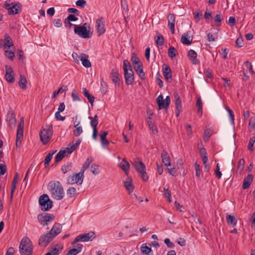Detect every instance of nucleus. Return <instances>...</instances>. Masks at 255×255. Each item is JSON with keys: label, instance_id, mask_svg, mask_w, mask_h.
<instances>
[{"label": "nucleus", "instance_id": "a19ab883", "mask_svg": "<svg viewBox=\"0 0 255 255\" xmlns=\"http://www.w3.org/2000/svg\"><path fill=\"white\" fill-rule=\"evenodd\" d=\"M92 161H93V159L92 157H88L87 158L86 160L83 164V166L81 169V170L82 171V172H85V170L89 167L90 164L92 162Z\"/></svg>", "mask_w": 255, "mask_h": 255}, {"label": "nucleus", "instance_id": "6ab92c4d", "mask_svg": "<svg viewBox=\"0 0 255 255\" xmlns=\"http://www.w3.org/2000/svg\"><path fill=\"white\" fill-rule=\"evenodd\" d=\"M168 26L172 33L174 34L175 31V17L174 14L169 13L167 16Z\"/></svg>", "mask_w": 255, "mask_h": 255}, {"label": "nucleus", "instance_id": "5fc2aeb1", "mask_svg": "<svg viewBox=\"0 0 255 255\" xmlns=\"http://www.w3.org/2000/svg\"><path fill=\"white\" fill-rule=\"evenodd\" d=\"M226 109L228 112L229 116L230 117V121L231 122V123L234 124V115L233 111L230 109L228 107H226Z\"/></svg>", "mask_w": 255, "mask_h": 255}, {"label": "nucleus", "instance_id": "7c9ffc66", "mask_svg": "<svg viewBox=\"0 0 255 255\" xmlns=\"http://www.w3.org/2000/svg\"><path fill=\"white\" fill-rule=\"evenodd\" d=\"M84 172H82V171L80 170L79 173L74 174V178L77 184L81 185L82 184L84 177Z\"/></svg>", "mask_w": 255, "mask_h": 255}, {"label": "nucleus", "instance_id": "4d7b16f0", "mask_svg": "<svg viewBox=\"0 0 255 255\" xmlns=\"http://www.w3.org/2000/svg\"><path fill=\"white\" fill-rule=\"evenodd\" d=\"M72 167L71 163H67V165H64L62 166L61 170L64 174L66 173L69 170H70Z\"/></svg>", "mask_w": 255, "mask_h": 255}, {"label": "nucleus", "instance_id": "e433bc0d", "mask_svg": "<svg viewBox=\"0 0 255 255\" xmlns=\"http://www.w3.org/2000/svg\"><path fill=\"white\" fill-rule=\"evenodd\" d=\"M83 93L84 95L88 99L89 103L91 104V105H93V103L95 100V98L94 96L91 95L88 91L87 90L86 88H84L82 89Z\"/></svg>", "mask_w": 255, "mask_h": 255}, {"label": "nucleus", "instance_id": "dca6fc26", "mask_svg": "<svg viewBox=\"0 0 255 255\" xmlns=\"http://www.w3.org/2000/svg\"><path fill=\"white\" fill-rule=\"evenodd\" d=\"M111 78L112 82L115 84L120 85L122 77L119 74V72L117 69H112L111 73Z\"/></svg>", "mask_w": 255, "mask_h": 255}, {"label": "nucleus", "instance_id": "7ed1b4c3", "mask_svg": "<svg viewBox=\"0 0 255 255\" xmlns=\"http://www.w3.org/2000/svg\"><path fill=\"white\" fill-rule=\"evenodd\" d=\"M52 126H47L46 128H43L40 131V137L41 142L44 144H47L50 140L52 134Z\"/></svg>", "mask_w": 255, "mask_h": 255}, {"label": "nucleus", "instance_id": "bf43d9fd", "mask_svg": "<svg viewBox=\"0 0 255 255\" xmlns=\"http://www.w3.org/2000/svg\"><path fill=\"white\" fill-rule=\"evenodd\" d=\"M5 56L10 60H13L14 57V52L9 51L8 49H5Z\"/></svg>", "mask_w": 255, "mask_h": 255}, {"label": "nucleus", "instance_id": "c756f323", "mask_svg": "<svg viewBox=\"0 0 255 255\" xmlns=\"http://www.w3.org/2000/svg\"><path fill=\"white\" fill-rule=\"evenodd\" d=\"M107 134L108 131H101L100 134L101 142L102 145L103 146H108L110 143L109 141L106 139V136Z\"/></svg>", "mask_w": 255, "mask_h": 255}, {"label": "nucleus", "instance_id": "09e8293b", "mask_svg": "<svg viewBox=\"0 0 255 255\" xmlns=\"http://www.w3.org/2000/svg\"><path fill=\"white\" fill-rule=\"evenodd\" d=\"M67 194L69 197L73 198L76 194V189L74 187H70L67 190Z\"/></svg>", "mask_w": 255, "mask_h": 255}, {"label": "nucleus", "instance_id": "58836bf2", "mask_svg": "<svg viewBox=\"0 0 255 255\" xmlns=\"http://www.w3.org/2000/svg\"><path fill=\"white\" fill-rule=\"evenodd\" d=\"M90 125L93 129H97V126L98 124V118L97 115H95L94 117H90Z\"/></svg>", "mask_w": 255, "mask_h": 255}, {"label": "nucleus", "instance_id": "f03ea898", "mask_svg": "<svg viewBox=\"0 0 255 255\" xmlns=\"http://www.w3.org/2000/svg\"><path fill=\"white\" fill-rule=\"evenodd\" d=\"M19 248L21 255H31L33 246L31 240L27 237H23L20 241Z\"/></svg>", "mask_w": 255, "mask_h": 255}, {"label": "nucleus", "instance_id": "ddd939ff", "mask_svg": "<svg viewBox=\"0 0 255 255\" xmlns=\"http://www.w3.org/2000/svg\"><path fill=\"white\" fill-rule=\"evenodd\" d=\"M132 164L138 173L145 172V165L138 158L134 159Z\"/></svg>", "mask_w": 255, "mask_h": 255}, {"label": "nucleus", "instance_id": "4468645a", "mask_svg": "<svg viewBox=\"0 0 255 255\" xmlns=\"http://www.w3.org/2000/svg\"><path fill=\"white\" fill-rule=\"evenodd\" d=\"M5 78L6 80L9 83H13L14 81V74L12 68L9 66L5 65Z\"/></svg>", "mask_w": 255, "mask_h": 255}, {"label": "nucleus", "instance_id": "680f3d73", "mask_svg": "<svg viewBox=\"0 0 255 255\" xmlns=\"http://www.w3.org/2000/svg\"><path fill=\"white\" fill-rule=\"evenodd\" d=\"M156 43L157 45L162 46L164 44V38L162 35L157 36V38L156 40Z\"/></svg>", "mask_w": 255, "mask_h": 255}, {"label": "nucleus", "instance_id": "69168bd1", "mask_svg": "<svg viewBox=\"0 0 255 255\" xmlns=\"http://www.w3.org/2000/svg\"><path fill=\"white\" fill-rule=\"evenodd\" d=\"M76 5L83 8L86 5V1L85 0H78L76 2Z\"/></svg>", "mask_w": 255, "mask_h": 255}, {"label": "nucleus", "instance_id": "de8ad7c7", "mask_svg": "<svg viewBox=\"0 0 255 255\" xmlns=\"http://www.w3.org/2000/svg\"><path fill=\"white\" fill-rule=\"evenodd\" d=\"M55 151L52 153H48V154L46 156L44 159V165L45 167H47V166L49 165V163L52 158L53 155L55 153Z\"/></svg>", "mask_w": 255, "mask_h": 255}, {"label": "nucleus", "instance_id": "4be33fe9", "mask_svg": "<svg viewBox=\"0 0 255 255\" xmlns=\"http://www.w3.org/2000/svg\"><path fill=\"white\" fill-rule=\"evenodd\" d=\"M88 55L84 53H81L80 54V60L82 62V65L86 68H90L91 67V63L88 60Z\"/></svg>", "mask_w": 255, "mask_h": 255}, {"label": "nucleus", "instance_id": "9d476101", "mask_svg": "<svg viewBox=\"0 0 255 255\" xmlns=\"http://www.w3.org/2000/svg\"><path fill=\"white\" fill-rule=\"evenodd\" d=\"M23 127L24 118L22 117L20 118V120L17 129L16 140L15 143L16 146H18V143H21L20 139L22 138L23 134Z\"/></svg>", "mask_w": 255, "mask_h": 255}, {"label": "nucleus", "instance_id": "412c9836", "mask_svg": "<svg viewBox=\"0 0 255 255\" xmlns=\"http://www.w3.org/2000/svg\"><path fill=\"white\" fill-rule=\"evenodd\" d=\"M63 250V246L61 245H55L50 247V252L51 255H59Z\"/></svg>", "mask_w": 255, "mask_h": 255}, {"label": "nucleus", "instance_id": "6e6d98bb", "mask_svg": "<svg viewBox=\"0 0 255 255\" xmlns=\"http://www.w3.org/2000/svg\"><path fill=\"white\" fill-rule=\"evenodd\" d=\"M131 61H132L133 65H134L135 64H137V63L141 62L140 61V60L138 58V57L134 53H132V55H131Z\"/></svg>", "mask_w": 255, "mask_h": 255}, {"label": "nucleus", "instance_id": "39448f33", "mask_svg": "<svg viewBox=\"0 0 255 255\" xmlns=\"http://www.w3.org/2000/svg\"><path fill=\"white\" fill-rule=\"evenodd\" d=\"M85 24L86 23L82 26L74 25V32L82 38H89L92 36V34H90L89 31L87 30L86 27L84 26Z\"/></svg>", "mask_w": 255, "mask_h": 255}, {"label": "nucleus", "instance_id": "f8f14e48", "mask_svg": "<svg viewBox=\"0 0 255 255\" xmlns=\"http://www.w3.org/2000/svg\"><path fill=\"white\" fill-rule=\"evenodd\" d=\"M53 239V236L49 233H48L46 235H42L40 237L38 244L41 247H45Z\"/></svg>", "mask_w": 255, "mask_h": 255}, {"label": "nucleus", "instance_id": "c03bdc74", "mask_svg": "<svg viewBox=\"0 0 255 255\" xmlns=\"http://www.w3.org/2000/svg\"><path fill=\"white\" fill-rule=\"evenodd\" d=\"M151 248L147 246L146 244H143L141 247V252L142 254L148 255V254L151 252Z\"/></svg>", "mask_w": 255, "mask_h": 255}, {"label": "nucleus", "instance_id": "a878e982", "mask_svg": "<svg viewBox=\"0 0 255 255\" xmlns=\"http://www.w3.org/2000/svg\"><path fill=\"white\" fill-rule=\"evenodd\" d=\"M162 161L166 166L170 165V158L168 153L165 150L162 151L161 155Z\"/></svg>", "mask_w": 255, "mask_h": 255}, {"label": "nucleus", "instance_id": "f3484780", "mask_svg": "<svg viewBox=\"0 0 255 255\" xmlns=\"http://www.w3.org/2000/svg\"><path fill=\"white\" fill-rule=\"evenodd\" d=\"M126 83L127 85H131L134 81L133 72L132 69L129 71H124Z\"/></svg>", "mask_w": 255, "mask_h": 255}, {"label": "nucleus", "instance_id": "79ce46f5", "mask_svg": "<svg viewBox=\"0 0 255 255\" xmlns=\"http://www.w3.org/2000/svg\"><path fill=\"white\" fill-rule=\"evenodd\" d=\"M222 19V15L221 13L217 14L216 16L214 17V22H215V25L217 26H221Z\"/></svg>", "mask_w": 255, "mask_h": 255}, {"label": "nucleus", "instance_id": "cd10ccee", "mask_svg": "<svg viewBox=\"0 0 255 255\" xmlns=\"http://www.w3.org/2000/svg\"><path fill=\"white\" fill-rule=\"evenodd\" d=\"M253 176L252 174H249L245 178L242 186L244 189H247L249 188L251 184L253 182Z\"/></svg>", "mask_w": 255, "mask_h": 255}, {"label": "nucleus", "instance_id": "0e129e2a", "mask_svg": "<svg viewBox=\"0 0 255 255\" xmlns=\"http://www.w3.org/2000/svg\"><path fill=\"white\" fill-rule=\"evenodd\" d=\"M99 165L94 164L91 166L92 172L94 175H97L99 173V170L98 169Z\"/></svg>", "mask_w": 255, "mask_h": 255}, {"label": "nucleus", "instance_id": "6e6552de", "mask_svg": "<svg viewBox=\"0 0 255 255\" xmlns=\"http://www.w3.org/2000/svg\"><path fill=\"white\" fill-rule=\"evenodd\" d=\"M37 219L40 224L45 226L48 225V223L54 219V216L48 213H43L39 215Z\"/></svg>", "mask_w": 255, "mask_h": 255}, {"label": "nucleus", "instance_id": "864d4df0", "mask_svg": "<svg viewBox=\"0 0 255 255\" xmlns=\"http://www.w3.org/2000/svg\"><path fill=\"white\" fill-rule=\"evenodd\" d=\"M123 69L124 71H129L130 69H132L131 66L128 60H124Z\"/></svg>", "mask_w": 255, "mask_h": 255}, {"label": "nucleus", "instance_id": "5701e85b", "mask_svg": "<svg viewBox=\"0 0 255 255\" xmlns=\"http://www.w3.org/2000/svg\"><path fill=\"white\" fill-rule=\"evenodd\" d=\"M81 140L79 139L75 143H73L72 145L69 144L68 147L65 149L68 154H71L80 145Z\"/></svg>", "mask_w": 255, "mask_h": 255}, {"label": "nucleus", "instance_id": "f257e3e1", "mask_svg": "<svg viewBox=\"0 0 255 255\" xmlns=\"http://www.w3.org/2000/svg\"><path fill=\"white\" fill-rule=\"evenodd\" d=\"M48 189L53 199L60 200L63 198L65 193L60 182L57 181H50L48 183Z\"/></svg>", "mask_w": 255, "mask_h": 255}, {"label": "nucleus", "instance_id": "72a5a7b5", "mask_svg": "<svg viewBox=\"0 0 255 255\" xmlns=\"http://www.w3.org/2000/svg\"><path fill=\"white\" fill-rule=\"evenodd\" d=\"M20 7L18 4H12L10 8H8V13L9 14H15L19 12Z\"/></svg>", "mask_w": 255, "mask_h": 255}, {"label": "nucleus", "instance_id": "13d9d810", "mask_svg": "<svg viewBox=\"0 0 255 255\" xmlns=\"http://www.w3.org/2000/svg\"><path fill=\"white\" fill-rule=\"evenodd\" d=\"M255 142V137L253 136L250 138L249 140V143L248 145V149L250 151L253 150V146L254 145V143Z\"/></svg>", "mask_w": 255, "mask_h": 255}, {"label": "nucleus", "instance_id": "393cba45", "mask_svg": "<svg viewBox=\"0 0 255 255\" xmlns=\"http://www.w3.org/2000/svg\"><path fill=\"white\" fill-rule=\"evenodd\" d=\"M162 70L163 74L166 80L172 78L171 70L167 65L163 64Z\"/></svg>", "mask_w": 255, "mask_h": 255}, {"label": "nucleus", "instance_id": "a211bd4d", "mask_svg": "<svg viewBox=\"0 0 255 255\" xmlns=\"http://www.w3.org/2000/svg\"><path fill=\"white\" fill-rule=\"evenodd\" d=\"M174 98L175 99V104L176 107L175 114L176 117H178L182 109L181 101L178 94H175Z\"/></svg>", "mask_w": 255, "mask_h": 255}, {"label": "nucleus", "instance_id": "4c0bfd02", "mask_svg": "<svg viewBox=\"0 0 255 255\" xmlns=\"http://www.w3.org/2000/svg\"><path fill=\"white\" fill-rule=\"evenodd\" d=\"M66 153H67L65 149L63 150H60L55 157V162L57 163L62 160V159L66 156Z\"/></svg>", "mask_w": 255, "mask_h": 255}, {"label": "nucleus", "instance_id": "a18cd8bd", "mask_svg": "<svg viewBox=\"0 0 255 255\" xmlns=\"http://www.w3.org/2000/svg\"><path fill=\"white\" fill-rule=\"evenodd\" d=\"M177 53V50L174 47L171 46L169 48L168 54L170 57L171 58L175 57L176 56Z\"/></svg>", "mask_w": 255, "mask_h": 255}, {"label": "nucleus", "instance_id": "e2e57ef3", "mask_svg": "<svg viewBox=\"0 0 255 255\" xmlns=\"http://www.w3.org/2000/svg\"><path fill=\"white\" fill-rule=\"evenodd\" d=\"M245 164V160L243 158L240 159L238 162V170L241 172L244 169V165Z\"/></svg>", "mask_w": 255, "mask_h": 255}, {"label": "nucleus", "instance_id": "f704fd0d", "mask_svg": "<svg viewBox=\"0 0 255 255\" xmlns=\"http://www.w3.org/2000/svg\"><path fill=\"white\" fill-rule=\"evenodd\" d=\"M80 122H78L77 124L74 125V127L75 129L73 131L74 135L76 136H79L83 132V128L81 125H80Z\"/></svg>", "mask_w": 255, "mask_h": 255}, {"label": "nucleus", "instance_id": "3c124183", "mask_svg": "<svg viewBox=\"0 0 255 255\" xmlns=\"http://www.w3.org/2000/svg\"><path fill=\"white\" fill-rule=\"evenodd\" d=\"M147 123L149 128L152 130V132L154 134L157 133L158 129L152 121L151 120L148 121Z\"/></svg>", "mask_w": 255, "mask_h": 255}, {"label": "nucleus", "instance_id": "774afa93", "mask_svg": "<svg viewBox=\"0 0 255 255\" xmlns=\"http://www.w3.org/2000/svg\"><path fill=\"white\" fill-rule=\"evenodd\" d=\"M79 253V252L74 248L68 251L66 255H76Z\"/></svg>", "mask_w": 255, "mask_h": 255}, {"label": "nucleus", "instance_id": "0eeeda50", "mask_svg": "<svg viewBox=\"0 0 255 255\" xmlns=\"http://www.w3.org/2000/svg\"><path fill=\"white\" fill-rule=\"evenodd\" d=\"M6 121L10 128L13 129L15 128L16 120L14 113L11 108L7 111Z\"/></svg>", "mask_w": 255, "mask_h": 255}, {"label": "nucleus", "instance_id": "bb28decb", "mask_svg": "<svg viewBox=\"0 0 255 255\" xmlns=\"http://www.w3.org/2000/svg\"><path fill=\"white\" fill-rule=\"evenodd\" d=\"M188 57L193 64H197L199 62L196 59L197 53L193 50H190L188 52Z\"/></svg>", "mask_w": 255, "mask_h": 255}, {"label": "nucleus", "instance_id": "338daca9", "mask_svg": "<svg viewBox=\"0 0 255 255\" xmlns=\"http://www.w3.org/2000/svg\"><path fill=\"white\" fill-rule=\"evenodd\" d=\"M164 243L169 248H173L174 247V244L171 242L168 238H166L164 240Z\"/></svg>", "mask_w": 255, "mask_h": 255}, {"label": "nucleus", "instance_id": "49530a36", "mask_svg": "<svg viewBox=\"0 0 255 255\" xmlns=\"http://www.w3.org/2000/svg\"><path fill=\"white\" fill-rule=\"evenodd\" d=\"M164 194L165 197L167 199L168 201L170 203L171 202V193L170 191L168 190V188H166V187L163 188Z\"/></svg>", "mask_w": 255, "mask_h": 255}, {"label": "nucleus", "instance_id": "473e14b6", "mask_svg": "<svg viewBox=\"0 0 255 255\" xmlns=\"http://www.w3.org/2000/svg\"><path fill=\"white\" fill-rule=\"evenodd\" d=\"M226 221L229 225L234 227L237 224V220L234 216L227 214L226 215Z\"/></svg>", "mask_w": 255, "mask_h": 255}, {"label": "nucleus", "instance_id": "37998d69", "mask_svg": "<svg viewBox=\"0 0 255 255\" xmlns=\"http://www.w3.org/2000/svg\"><path fill=\"white\" fill-rule=\"evenodd\" d=\"M212 134V130L210 128H206L204 132V140L207 142Z\"/></svg>", "mask_w": 255, "mask_h": 255}, {"label": "nucleus", "instance_id": "b1692460", "mask_svg": "<svg viewBox=\"0 0 255 255\" xmlns=\"http://www.w3.org/2000/svg\"><path fill=\"white\" fill-rule=\"evenodd\" d=\"M133 66V68L134 70L136 71V73L138 74L139 76L141 79H144L145 77L144 73L142 69V63H138L137 64H135Z\"/></svg>", "mask_w": 255, "mask_h": 255}, {"label": "nucleus", "instance_id": "9b49d317", "mask_svg": "<svg viewBox=\"0 0 255 255\" xmlns=\"http://www.w3.org/2000/svg\"><path fill=\"white\" fill-rule=\"evenodd\" d=\"M96 28L98 33V35L101 36L104 34L106 31L105 20L103 17L97 19L96 21Z\"/></svg>", "mask_w": 255, "mask_h": 255}, {"label": "nucleus", "instance_id": "423d86ee", "mask_svg": "<svg viewBox=\"0 0 255 255\" xmlns=\"http://www.w3.org/2000/svg\"><path fill=\"white\" fill-rule=\"evenodd\" d=\"M95 238V233L92 232L81 234L76 237L74 241L72 243V244H76L79 242H88L89 241H92Z\"/></svg>", "mask_w": 255, "mask_h": 255}, {"label": "nucleus", "instance_id": "aec40b11", "mask_svg": "<svg viewBox=\"0 0 255 255\" xmlns=\"http://www.w3.org/2000/svg\"><path fill=\"white\" fill-rule=\"evenodd\" d=\"M62 230V226L59 223H55L51 229L49 233L53 236L54 238L60 233Z\"/></svg>", "mask_w": 255, "mask_h": 255}, {"label": "nucleus", "instance_id": "1a4fd4ad", "mask_svg": "<svg viewBox=\"0 0 255 255\" xmlns=\"http://www.w3.org/2000/svg\"><path fill=\"white\" fill-rule=\"evenodd\" d=\"M156 101L158 105L159 110L164 108L167 109L170 103V98L169 96H167L164 101H163V96L161 95H160L157 97Z\"/></svg>", "mask_w": 255, "mask_h": 255}, {"label": "nucleus", "instance_id": "603ef678", "mask_svg": "<svg viewBox=\"0 0 255 255\" xmlns=\"http://www.w3.org/2000/svg\"><path fill=\"white\" fill-rule=\"evenodd\" d=\"M101 85L102 87L101 92L102 94H105L107 92L108 86L107 83L104 81V79L103 78L101 79Z\"/></svg>", "mask_w": 255, "mask_h": 255}, {"label": "nucleus", "instance_id": "8fccbe9b", "mask_svg": "<svg viewBox=\"0 0 255 255\" xmlns=\"http://www.w3.org/2000/svg\"><path fill=\"white\" fill-rule=\"evenodd\" d=\"M202 105L203 103L202 102L201 98L200 97L198 98L197 102H196V106L198 108L197 112L198 113H200L202 114Z\"/></svg>", "mask_w": 255, "mask_h": 255}, {"label": "nucleus", "instance_id": "c9c22d12", "mask_svg": "<svg viewBox=\"0 0 255 255\" xmlns=\"http://www.w3.org/2000/svg\"><path fill=\"white\" fill-rule=\"evenodd\" d=\"M124 185L125 188L129 194L133 191L134 187L132 184L131 179L127 178L124 183Z\"/></svg>", "mask_w": 255, "mask_h": 255}, {"label": "nucleus", "instance_id": "ea45409f", "mask_svg": "<svg viewBox=\"0 0 255 255\" xmlns=\"http://www.w3.org/2000/svg\"><path fill=\"white\" fill-rule=\"evenodd\" d=\"M27 80L24 76L20 75V79L18 82L20 87L22 89H25L27 87Z\"/></svg>", "mask_w": 255, "mask_h": 255}, {"label": "nucleus", "instance_id": "052dcab7", "mask_svg": "<svg viewBox=\"0 0 255 255\" xmlns=\"http://www.w3.org/2000/svg\"><path fill=\"white\" fill-rule=\"evenodd\" d=\"M67 183L68 184H74L76 183V180L74 178V174L69 175L67 179Z\"/></svg>", "mask_w": 255, "mask_h": 255}, {"label": "nucleus", "instance_id": "20e7f679", "mask_svg": "<svg viewBox=\"0 0 255 255\" xmlns=\"http://www.w3.org/2000/svg\"><path fill=\"white\" fill-rule=\"evenodd\" d=\"M39 203L41 206L42 210L47 211L52 207V201L50 200L47 194H43L39 199Z\"/></svg>", "mask_w": 255, "mask_h": 255}, {"label": "nucleus", "instance_id": "c85d7f7f", "mask_svg": "<svg viewBox=\"0 0 255 255\" xmlns=\"http://www.w3.org/2000/svg\"><path fill=\"white\" fill-rule=\"evenodd\" d=\"M119 166L124 171L126 174H128L130 167L129 163L124 158L119 164Z\"/></svg>", "mask_w": 255, "mask_h": 255}, {"label": "nucleus", "instance_id": "2eb2a0df", "mask_svg": "<svg viewBox=\"0 0 255 255\" xmlns=\"http://www.w3.org/2000/svg\"><path fill=\"white\" fill-rule=\"evenodd\" d=\"M192 36L190 31H188L183 33L181 38V42L185 45H190L192 41Z\"/></svg>", "mask_w": 255, "mask_h": 255}, {"label": "nucleus", "instance_id": "2f4dec72", "mask_svg": "<svg viewBox=\"0 0 255 255\" xmlns=\"http://www.w3.org/2000/svg\"><path fill=\"white\" fill-rule=\"evenodd\" d=\"M13 45L11 39L7 34L4 35V43L3 44L4 49H8Z\"/></svg>", "mask_w": 255, "mask_h": 255}]
</instances>
